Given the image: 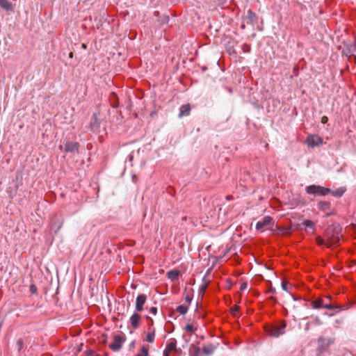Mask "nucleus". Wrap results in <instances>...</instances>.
I'll return each mask as SVG.
<instances>
[{"mask_svg": "<svg viewBox=\"0 0 356 356\" xmlns=\"http://www.w3.org/2000/svg\"><path fill=\"white\" fill-rule=\"evenodd\" d=\"M267 293H276V290L275 288L273 287H270L268 291H267Z\"/></svg>", "mask_w": 356, "mask_h": 356, "instance_id": "obj_36", "label": "nucleus"}, {"mask_svg": "<svg viewBox=\"0 0 356 356\" xmlns=\"http://www.w3.org/2000/svg\"><path fill=\"white\" fill-rule=\"evenodd\" d=\"M147 297L145 294H139L136 299L135 311L141 312L145 309L144 305L147 302Z\"/></svg>", "mask_w": 356, "mask_h": 356, "instance_id": "obj_8", "label": "nucleus"}, {"mask_svg": "<svg viewBox=\"0 0 356 356\" xmlns=\"http://www.w3.org/2000/svg\"><path fill=\"white\" fill-rule=\"evenodd\" d=\"M302 225H305L307 227L314 229L315 224L314 222L309 220H305L302 222Z\"/></svg>", "mask_w": 356, "mask_h": 356, "instance_id": "obj_23", "label": "nucleus"}, {"mask_svg": "<svg viewBox=\"0 0 356 356\" xmlns=\"http://www.w3.org/2000/svg\"><path fill=\"white\" fill-rule=\"evenodd\" d=\"M149 312L153 315H156L157 314V308L156 307H150Z\"/></svg>", "mask_w": 356, "mask_h": 356, "instance_id": "obj_31", "label": "nucleus"}, {"mask_svg": "<svg viewBox=\"0 0 356 356\" xmlns=\"http://www.w3.org/2000/svg\"><path fill=\"white\" fill-rule=\"evenodd\" d=\"M247 286H248L247 283L243 282V283H242V284H241L240 289H241V291H243V290H245V289L247 288Z\"/></svg>", "mask_w": 356, "mask_h": 356, "instance_id": "obj_34", "label": "nucleus"}, {"mask_svg": "<svg viewBox=\"0 0 356 356\" xmlns=\"http://www.w3.org/2000/svg\"><path fill=\"white\" fill-rule=\"evenodd\" d=\"M306 143L308 147H314L323 143V138L318 135L309 134L306 138Z\"/></svg>", "mask_w": 356, "mask_h": 356, "instance_id": "obj_7", "label": "nucleus"}, {"mask_svg": "<svg viewBox=\"0 0 356 356\" xmlns=\"http://www.w3.org/2000/svg\"><path fill=\"white\" fill-rule=\"evenodd\" d=\"M327 121H328V118H327V116H323V117L321 118V123H323V124H325V123H327Z\"/></svg>", "mask_w": 356, "mask_h": 356, "instance_id": "obj_32", "label": "nucleus"}, {"mask_svg": "<svg viewBox=\"0 0 356 356\" xmlns=\"http://www.w3.org/2000/svg\"><path fill=\"white\" fill-rule=\"evenodd\" d=\"M334 343L332 339H325L324 337H320L318 339V350L320 353L324 352L327 348Z\"/></svg>", "mask_w": 356, "mask_h": 356, "instance_id": "obj_9", "label": "nucleus"}, {"mask_svg": "<svg viewBox=\"0 0 356 356\" xmlns=\"http://www.w3.org/2000/svg\"><path fill=\"white\" fill-rule=\"evenodd\" d=\"M306 192L309 194L326 195L330 192V189L321 186L311 185L306 188Z\"/></svg>", "mask_w": 356, "mask_h": 356, "instance_id": "obj_3", "label": "nucleus"}, {"mask_svg": "<svg viewBox=\"0 0 356 356\" xmlns=\"http://www.w3.org/2000/svg\"><path fill=\"white\" fill-rule=\"evenodd\" d=\"M139 313L140 312L135 311L133 313V314L130 316L129 320L130 327L134 330H137L140 327L142 321L141 315Z\"/></svg>", "mask_w": 356, "mask_h": 356, "instance_id": "obj_5", "label": "nucleus"}, {"mask_svg": "<svg viewBox=\"0 0 356 356\" xmlns=\"http://www.w3.org/2000/svg\"><path fill=\"white\" fill-rule=\"evenodd\" d=\"M330 203L327 202H320L318 204V208L325 211L330 207Z\"/></svg>", "mask_w": 356, "mask_h": 356, "instance_id": "obj_26", "label": "nucleus"}, {"mask_svg": "<svg viewBox=\"0 0 356 356\" xmlns=\"http://www.w3.org/2000/svg\"><path fill=\"white\" fill-rule=\"evenodd\" d=\"M79 143L77 142H67L65 145L66 152H78Z\"/></svg>", "mask_w": 356, "mask_h": 356, "instance_id": "obj_10", "label": "nucleus"}, {"mask_svg": "<svg viewBox=\"0 0 356 356\" xmlns=\"http://www.w3.org/2000/svg\"><path fill=\"white\" fill-rule=\"evenodd\" d=\"M163 356H170V353H168V352L164 350Z\"/></svg>", "mask_w": 356, "mask_h": 356, "instance_id": "obj_40", "label": "nucleus"}, {"mask_svg": "<svg viewBox=\"0 0 356 356\" xmlns=\"http://www.w3.org/2000/svg\"><path fill=\"white\" fill-rule=\"evenodd\" d=\"M324 299H325V302H330V298L329 296L325 297Z\"/></svg>", "mask_w": 356, "mask_h": 356, "instance_id": "obj_39", "label": "nucleus"}, {"mask_svg": "<svg viewBox=\"0 0 356 356\" xmlns=\"http://www.w3.org/2000/svg\"><path fill=\"white\" fill-rule=\"evenodd\" d=\"M185 329L186 331L191 332V333L194 332V331H195L193 325H191V324L186 325Z\"/></svg>", "mask_w": 356, "mask_h": 356, "instance_id": "obj_30", "label": "nucleus"}, {"mask_svg": "<svg viewBox=\"0 0 356 356\" xmlns=\"http://www.w3.org/2000/svg\"><path fill=\"white\" fill-rule=\"evenodd\" d=\"M346 191V188L345 186H341L334 191L330 190V193H331L333 196L336 197H341Z\"/></svg>", "mask_w": 356, "mask_h": 356, "instance_id": "obj_18", "label": "nucleus"}, {"mask_svg": "<svg viewBox=\"0 0 356 356\" xmlns=\"http://www.w3.org/2000/svg\"><path fill=\"white\" fill-rule=\"evenodd\" d=\"M146 318L147 320H149V327H151L153 325V324H154L153 319L151 317L148 316H146Z\"/></svg>", "mask_w": 356, "mask_h": 356, "instance_id": "obj_33", "label": "nucleus"}, {"mask_svg": "<svg viewBox=\"0 0 356 356\" xmlns=\"http://www.w3.org/2000/svg\"><path fill=\"white\" fill-rule=\"evenodd\" d=\"M155 338V329H152L151 327L148 328L147 333L146 334V341L148 343H153Z\"/></svg>", "mask_w": 356, "mask_h": 356, "instance_id": "obj_19", "label": "nucleus"}, {"mask_svg": "<svg viewBox=\"0 0 356 356\" xmlns=\"http://www.w3.org/2000/svg\"><path fill=\"white\" fill-rule=\"evenodd\" d=\"M179 273L178 270H171L168 272L167 276L171 280H176L179 279Z\"/></svg>", "mask_w": 356, "mask_h": 356, "instance_id": "obj_21", "label": "nucleus"}, {"mask_svg": "<svg viewBox=\"0 0 356 356\" xmlns=\"http://www.w3.org/2000/svg\"><path fill=\"white\" fill-rule=\"evenodd\" d=\"M0 7L6 11H13L14 5L9 0H0Z\"/></svg>", "mask_w": 356, "mask_h": 356, "instance_id": "obj_13", "label": "nucleus"}, {"mask_svg": "<svg viewBox=\"0 0 356 356\" xmlns=\"http://www.w3.org/2000/svg\"><path fill=\"white\" fill-rule=\"evenodd\" d=\"M269 299L273 300L274 302H277V299H276V298L275 296H270Z\"/></svg>", "mask_w": 356, "mask_h": 356, "instance_id": "obj_38", "label": "nucleus"}, {"mask_svg": "<svg viewBox=\"0 0 356 356\" xmlns=\"http://www.w3.org/2000/svg\"><path fill=\"white\" fill-rule=\"evenodd\" d=\"M16 346L17 348L18 351H20L24 346V341L22 339H19L16 342Z\"/></svg>", "mask_w": 356, "mask_h": 356, "instance_id": "obj_27", "label": "nucleus"}, {"mask_svg": "<svg viewBox=\"0 0 356 356\" xmlns=\"http://www.w3.org/2000/svg\"><path fill=\"white\" fill-rule=\"evenodd\" d=\"M191 111V107L189 104L182 105L179 108V117L189 115Z\"/></svg>", "mask_w": 356, "mask_h": 356, "instance_id": "obj_20", "label": "nucleus"}, {"mask_svg": "<svg viewBox=\"0 0 356 356\" xmlns=\"http://www.w3.org/2000/svg\"><path fill=\"white\" fill-rule=\"evenodd\" d=\"M186 302L188 304H190L191 301V298L189 297V296H186L185 298Z\"/></svg>", "mask_w": 356, "mask_h": 356, "instance_id": "obj_37", "label": "nucleus"}, {"mask_svg": "<svg viewBox=\"0 0 356 356\" xmlns=\"http://www.w3.org/2000/svg\"><path fill=\"white\" fill-rule=\"evenodd\" d=\"M272 218L270 216H265L261 220H259L256 224V229L257 230H262L266 226L270 224Z\"/></svg>", "mask_w": 356, "mask_h": 356, "instance_id": "obj_11", "label": "nucleus"}, {"mask_svg": "<svg viewBox=\"0 0 356 356\" xmlns=\"http://www.w3.org/2000/svg\"><path fill=\"white\" fill-rule=\"evenodd\" d=\"M238 310H239V307L237 305H234L233 307L231 308V314L234 316H236Z\"/></svg>", "mask_w": 356, "mask_h": 356, "instance_id": "obj_28", "label": "nucleus"}, {"mask_svg": "<svg viewBox=\"0 0 356 356\" xmlns=\"http://www.w3.org/2000/svg\"><path fill=\"white\" fill-rule=\"evenodd\" d=\"M100 125V121L98 118L97 113H93L91 121L90 123V127L92 130H96L99 127Z\"/></svg>", "mask_w": 356, "mask_h": 356, "instance_id": "obj_14", "label": "nucleus"}, {"mask_svg": "<svg viewBox=\"0 0 356 356\" xmlns=\"http://www.w3.org/2000/svg\"><path fill=\"white\" fill-rule=\"evenodd\" d=\"M315 321L318 324H321V321L318 317L316 318Z\"/></svg>", "mask_w": 356, "mask_h": 356, "instance_id": "obj_41", "label": "nucleus"}, {"mask_svg": "<svg viewBox=\"0 0 356 356\" xmlns=\"http://www.w3.org/2000/svg\"><path fill=\"white\" fill-rule=\"evenodd\" d=\"M189 356H202L200 348L197 344H191L188 350Z\"/></svg>", "mask_w": 356, "mask_h": 356, "instance_id": "obj_12", "label": "nucleus"}, {"mask_svg": "<svg viewBox=\"0 0 356 356\" xmlns=\"http://www.w3.org/2000/svg\"><path fill=\"white\" fill-rule=\"evenodd\" d=\"M311 305L314 309L325 308L327 309H334L341 307L338 305L334 306L330 302H325V299L322 298H318L313 300L311 303Z\"/></svg>", "mask_w": 356, "mask_h": 356, "instance_id": "obj_4", "label": "nucleus"}, {"mask_svg": "<svg viewBox=\"0 0 356 356\" xmlns=\"http://www.w3.org/2000/svg\"><path fill=\"white\" fill-rule=\"evenodd\" d=\"M245 21L248 24H252L257 21L256 15L250 10H248L245 15Z\"/></svg>", "mask_w": 356, "mask_h": 356, "instance_id": "obj_17", "label": "nucleus"}, {"mask_svg": "<svg viewBox=\"0 0 356 356\" xmlns=\"http://www.w3.org/2000/svg\"><path fill=\"white\" fill-rule=\"evenodd\" d=\"M81 47H82L83 49H86V44H82Z\"/></svg>", "mask_w": 356, "mask_h": 356, "instance_id": "obj_42", "label": "nucleus"}, {"mask_svg": "<svg viewBox=\"0 0 356 356\" xmlns=\"http://www.w3.org/2000/svg\"><path fill=\"white\" fill-rule=\"evenodd\" d=\"M282 288L284 291L290 292L292 286L288 282L284 280L282 282Z\"/></svg>", "mask_w": 356, "mask_h": 356, "instance_id": "obj_24", "label": "nucleus"}, {"mask_svg": "<svg viewBox=\"0 0 356 356\" xmlns=\"http://www.w3.org/2000/svg\"><path fill=\"white\" fill-rule=\"evenodd\" d=\"M176 311L179 313L180 314H185L187 311H188V306L187 305H179L177 309H176Z\"/></svg>", "mask_w": 356, "mask_h": 356, "instance_id": "obj_22", "label": "nucleus"}, {"mask_svg": "<svg viewBox=\"0 0 356 356\" xmlns=\"http://www.w3.org/2000/svg\"><path fill=\"white\" fill-rule=\"evenodd\" d=\"M85 355H86V356H101L100 355L95 353L92 350H88L86 351Z\"/></svg>", "mask_w": 356, "mask_h": 356, "instance_id": "obj_29", "label": "nucleus"}, {"mask_svg": "<svg viewBox=\"0 0 356 356\" xmlns=\"http://www.w3.org/2000/svg\"><path fill=\"white\" fill-rule=\"evenodd\" d=\"M125 341V338L120 335H115L113 337V342L109 344V348L114 352L119 351L123 343Z\"/></svg>", "mask_w": 356, "mask_h": 356, "instance_id": "obj_6", "label": "nucleus"}, {"mask_svg": "<svg viewBox=\"0 0 356 356\" xmlns=\"http://www.w3.org/2000/svg\"><path fill=\"white\" fill-rule=\"evenodd\" d=\"M148 355H149L148 348L146 346H142L141 352L138 353L136 356H148Z\"/></svg>", "mask_w": 356, "mask_h": 356, "instance_id": "obj_25", "label": "nucleus"}, {"mask_svg": "<svg viewBox=\"0 0 356 356\" xmlns=\"http://www.w3.org/2000/svg\"><path fill=\"white\" fill-rule=\"evenodd\" d=\"M286 323L282 321L280 325H267L264 327L265 332L270 337H278L284 334Z\"/></svg>", "mask_w": 356, "mask_h": 356, "instance_id": "obj_2", "label": "nucleus"}, {"mask_svg": "<svg viewBox=\"0 0 356 356\" xmlns=\"http://www.w3.org/2000/svg\"><path fill=\"white\" fill-rule=\"evenodd\" d=\"M30 289L32 293H35L37 291V288L35 285H31Z\"/></svg>", "mask_w": 356, "mask_h": 356, "instance_id": "obj_35", "label": "nucleus"}, {"mask_svg": "<svg viewBox=\"0 0 356 356\" xmlns=\"http://www.w3.org/2000/svg\"><path fill=\"white\" fill-rule=\"evenodd\" d=\"M341 228L339 225L329 226L324 232L323 238L321 236L316 237V243L319 246L330 248L337 245L341 237Z\"/></svg>", "mask_w": 356, "mask_h": 356, "instance_id": "obj_1", "label": "nucleus"}, {"mask_svg": "<svg viewBox=\"0 0 356 356\" xmlns=\"http://www.w3.org/2000/svg\"><path fill=\"white\" fill-rule=\"evenodd\" d=\"M69 56H70V58H72V56H73V53H72V52H70V53Z\"/></svg>", "mask_w": 356, "mask_h": 356, "instance_id": "obj_43", "label": "nucleus"}, {"mask_svg": "<svg viewBox=\"0 0 356 356\" xmlns=\"http://www.w3.org/2000/svg\"><path fill=\"white\" fill-rule=\"evenodd\" d=\"M176 350H177L176 339H170V341L168 342L164 350L171 353L172 351H176Z\"/></svg>", "mask_w": 356, "mask_h": 356, "instance_id": "obj_15", "label": "nucleus"}, {"mask_svg": "<svg viewBox=\"0 0 356 356\" xmlns=\"http://www.w3.org/2000/svg\"><path fill=\"white\" fill-rule=\"evenodd\" d=\"M216 349L213 344H208L202 347V354L204 353L207 356L212 355Z\"/></svg>", "mask_w": 356, "mask_h": 356, "instance_id": "obj_16", "label": "nucleus"}]
</instances>
